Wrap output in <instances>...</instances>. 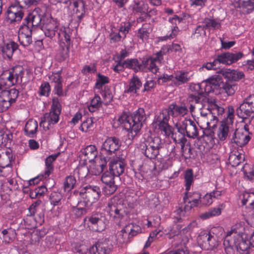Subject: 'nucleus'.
Listing matches in <instances>:
<instances>
[{
	"label": "nucleus",
	"mask_w": 254,
	"mask_h": 254,
	"mask_svg": "<svg viewBox=\"0 0 254 254\" xmlns=\"http://www.w3.org/2000/svg\"><path fill=\"white\" fill-rule=\"evenodd\" d=\"M41 29L46 37L51 39L57 37L59 41H63V38L70 34L69 28H60L57 21L49 16L44 19Z\"/></svg>",
	"instance_id": "obj_1"
},
{
	"label": "nucleus",
	"mask_w": 254,
	"mask_h": 254,
	"mask_svg": "<svg viewBox=\"0 0 254 254\" xmlns=\"http://www.w3.org/2000/svg\"><path fill=\"white\" fill-rule=\"evenodd\" d=\"M146 115L144 109L139 108L130 116L126 114L120 116L118 122L123 125L124 128H130L133 127L134 129L140 130L146 120Z\"/></svg>",
	"instance_id": "obj_2"
},
{
	"label": "nucleus",
	"mask_w": 254,
	"mask_h": 254,
	"mask_svg": "<svg viewBox=\"0 0 254 254\" xmlns=\"http://www.w3.org/2000/svg\"><path fill=\"white\" fill-rule=\"evenodd\" d=\"M202 82H204L202 88V92L207 97H208V93L214 92L215 90L218 88L223 89L229 96L233 95L237 90V87L235 85L229 83H220L216 78L213 77L209 78Z\"/></svg>",
	"instance_id": "obj_3"
},
{
	"label": "nucleus",
	"mask_w": 254,
	"mask_h": 254,
	"mask_svg": "<svg viewBox=\"0 0 254 254\" xmlns=\"http://www.w3.org/2000/svg\"><path fill=\"white\" fill-rule=\"evenodd\" d=\"M41 12L39 8H35L32 12L28 13L21 25L28 27L29 29L32 31L35 30L38 27L41 29L44 19L48 16L45 13Z\"/></svg>",
	"instance_id": "obj_4"
},
{
	"label": "nucleus",
	"mask_w": 254,
	"mask_h": 254,
	"mask_svg": "<svg viewBox=\"0 0 254 254\" xmlns=\"http://www.w3.org/2000/svg\"><path fill=\"white\" fill-rule=\"evenodd\" d=\"M236 113L239 118L243 120L248 119L254 113V94L250 95L244 100L243 102L236 109Z\"/></svg>",
	"instance_id": "obj_5"
},
{
	"label": "nucleus",
	"mask_w": 254,
	"mask_h": 254,
	"mask_svg": "<svg viewBox=\"0 0 254 254\" xmlns=\"http://www.w3.org/2000/svg\"><path fill=\"white\" fill-rule=\"evenodd\" d=\"M19 91L12 88L9 91H3L0 94V112L6 111L11 105L15 103Z\"/></svg>",
	"instance_id": "obj_6"
},
{
	"label": "nucleus",
	"mask_w": 254,
	"mask_h": 254,
	"mask_svg": "<svg viewBox=\"0 0 254 254\" xmlns=\"http://www.w3.org/2000/svg\"><path fill=\"white\" fill-rule=\"evenodd\" d=\"M100 192L99 187L87 186L81 190L79 196L83 200H86V202H89V205H91L99 199Z\"/></svg>",
	"instance_id": "obj_7"
},
{
	"label": "nucleus",
	"mask_w": 254,
	"mask_h": 254,
	"mask_svg": "<svg viewBox=\"0 0 254 254\" xmlns=\"http://www.w3.org/2000/svg\"><path fill=\"white\" fill-rule=\"evenodd\" d=\"M103 173L101 181L105 184V191L107 194H112L117 189V185L115 184L116 176L109 170H107Z\"/></svg>",
	"instance_id": "obj_8"
},
{
	"label": "nucleus",
	"mask_w": 254,
	"mask_h": 254,
	"mask_svg": "<svg viewBox=\"0 0 254 254\" xmlns=\"http://www.w3.org/2000/svg\"><path fill=\"white\" fill-rule=\"evenodd\" d=\"M121 144L122 143L119 138L115 136L108 137L104 142L101 151L103 154L112 155L120 149Z\"/></svg>",
	"instance_id": "obj_9"
},
{
	"label": "nucleus",
	"mask_w": 254,
	"mask_h": 254,
	"mask_svg": "<svg viewBox=\"0 0 254 254\" xmlns=\"http://www.w3.org/2000/svg\"><path fill=\"white\" fill-rule=\"evenodd\" d=\"M8 76L6 77L8 86L20 84L22 82V78L24 74L23 68L21 66H15L7 72Z\"/></svg>",
	"instance_id": "obj_10"
},
{
	"label": "nucleus",
	"mask_w": 254,
	"mask_h": 254,
	"mask_svg": "<svg viewBox=\"0 0 254 254\" xmlns=\"http://www.w3.org/2000/svg\"><path fill=\"white\" fill-rule=\"evenodd\" d=\"M108 238L99 239L94 245L89 249V252L91 254H109L113 246L109 244Z\"/></svg>",
	"instance_id": "obj_11"
},
{
	"label": "nucleus",
	"mask_w": 254,
	"mask_h": 254,
	"mask_svg": "<svg viewBox=\"0 0 254 254\" xmlns=\"http://www.w3.org/2000/svg\"><path fill=\"white\" fill-rule=\"evenodd\" d=\"M243 56L244 54L241 52L236 53L226 52L218 55L217 58L220 64L230 65L237 62L241 59Z\"/></svg>",
	"instance_id": "obj_12"
},
{
	"label": "nucleus",
	"mask_w": 254,
	"mask_h": 254,
	"mask_svg": "<svg viewBox=\"0 0 254 254\" xmlns=\"http://www.w3.org/2000/svg\"><path fill=\"white\" fill-rule=\"evenodd\" d=\"M57 113L50 111V113H46L40 123V126L43 127L44 129L46 130L52 127V125L57 124L59 120V115Z\"/></svg>",
	"instance_id": "obj_13"
},
{
	"label": "nucleus",
	"mask_w": 254,
	"mask_h": 254,
	"mask_svg": "<svg viewBox=\"0 0 254 254\" xmlns=\"http://www.w3.org/2000/svg\"><path fill=\"white\" fill-rule=\"evenodd\" d=\"M211 98H208L205 94L201 91L198 94H190L189 95L188 100L189 103L199 105L200 108L207 109Z\"/></svg>",
	"instance_id": "obj_14"
},
{
	"label": "nucleus",
	"mask_w": 254,
	"mask_h": 254,
	"mask_svg": "<svg viewBox=\"0 0 254 254\" xmlns=\"http://www.w3.org/2000/svg\"><path fill=\"white\" fill-rule=\"evenodd\" d=\"M169 119L168 115L162 113L156 119L155 121L159 129L168 136L171 135L173 130V128L168 124Z\"/></svg>",
	"instance_id": "obj_15"
},
{
	"label": "nucleus",
	"mask_w": 254,
	"mask_h": 254,
	"mask_svg": "<svg viewBox=\"0 0 254 254\" xmlns=\"http://www.w3.org/2000/svg\"><path fill=\"white\" fill-rule=\"evenodd\" d=\"M188 107L185 103H182L180 105H177L176 103H172L169 105L167 114L169 117L170 116L173 117H183L188 114Z\"/></svg>",
	"instance_id": "obj_16"
},
{
	"label": "nucleus",
	"mask_w": 254,
	"mask_h": 254,
	"mask_svg": "<svg viewBox=\"0 0 254 254\" xmlns=\"http://www.w3.org/2000/svg\"><path fill=\"white\" fill-rule=\"evenodd\" d=\"M221 73L225 78L227 79L225 83H229L237 86L233 83V81H238L245 77L244 73L242 71H238L235 69H225L221 70ZM237 87V86H236Z\"/></svg>",
	"instance_id": "obj_17"
},
{
	"label": "nucleus",
	"mask_w": 254,
	"mask_h": 254,
	"mask_svg": "<svg viewBox=\"0 0 254 254\" xmlns=\"http://www.w3.org/2000/svg\"><path fill=\"white\" fill-rule=\"evenodd\" d=\"M32 30L29 29L28 27L22 25L19 28L18 40L21 45L24 47L29 46L32 43Z\"/></svg>",
	"instance_id": "obj_18"
},
{
	"label": "nucleus",
	"mask_w": 254,
	"mask_h": 254,
	"mask_svg": "<svg viewBox=\"0 0 254 254\" xmlns=\"http://www.w3.org/2000/svg\"><path fill=\"white\" fill-rule=\"evenodd\" d=\"M60 42L59 58L60 61H65L69 57V47L71 43L70 36L68 35L63 38Z\"/></svg>",
	"instance_id": "obj_19"
},
{
	"label": "nucleus",
	"mask_w": 254,
	"mask_h": 254,
	"mask_svg": "<svg viewBox=\"0 0 254 254\" xmlns=\"http://www.w3.org/2000/svg\"><path fill=\"white\" fill-rule=\"evenodd\" d=\"M234 131L233 124L226 122H222L219 126L217 134L221 141L225 140L228 137L231 136V133Z\"/></svg>",
	"instance_id": "obj_20"
},
{
	"label": "nucleus",
	"mask_w": 254,
	"mask_h": 254,
	"mask_svg": "<svg viewBox=\"0 0 254 254\" xmlns=\"http://www.w3.org/2000/svg\"><path fill=\"white\" fill-rule=\"evenodd\" d=\"M207 109L210 112L211 116L213 117V121L215 122V123H217L218 119L215 116H213V115L217 113L218 115H222L225 111V109L223 107L219 106L216 104L215 99L213 98H211L210 100V103L207 107ZM207 127H211L210 124L209 122L207 123ZM215 127L216 125L214 124L212 126V127L213 128Z\"/></svg>",
	"instance_id": "obj_21"
},
{
	"label": "nucleus",
	"mask_w": 254,
	"mask_h": 254,
	"mask_svg": "<svg viewBox=\"0 0 254 254\" xmlns=\"http://www.w3.org/2000/svg\"><path fill=\"white\" fill-rule=\"evenodd\" d=\"M253 244L252 241L244 240L242 238L239 237L235 240V247L240 254H250L253 251Z\"/></svg>",
	"instance_id": "obj_22"
},
{
	"label": "nucleus",
	"mask_w": 254,
	"mask_h": 254,
	"mask_svg": "<svg viewBox=\"0 0 254 254\" xmlns=\"http://www.w3.org/2000/svg\"><path fill=\"white\" fill-rule=\"evenodd\" d=\"M108 208L110 215L113 217L116 214L124 208L123 199L119 196L112 198L108 202Z\"/></svg>",
	"instance_id": "obj_23"
},
{
	"label": "nucleus",
	"mask_w": 254,
	"mask_h": 254,
	"mask_svg": "<svg viewBox=\"0 0 254 254\" xmlns=\"http://www.w3.org/2000/svg\"><path fill=\"white\" fill-rule=\"evenodd\" d=\"M90 224L89 226L96 231H102L105 229L104 217L101 213L92 214L88 219Z\"/></svg>",
	"instance_id": "obj_24"
},
{
	"label": "nucleus",
	"mask_w": 254,
	"mask_h": 254,
	"mask_svg": "<svg viewBox=\"0 0 254 254\" xmlns=\"http://www.w3.org/2000/svg\"><path fill=\"white\" fill-rule=\"evenodd\" d=\"M7 18L12 22L20 21L24 15V13L17 5L11 4L7 10Z\"/></svg>",
	"instance_id": "obj_25"
},
{
	"label": "nucleus",
	"mask_w": 254,
	"mask_h": 254,
	"mask_svg": "<svg viewBox=\"0 0 254 254\" xmlns=\"http://www.w3.org/2000/svg\"><path fill=\"white\" fill-rule=\"evenodd\" d=\"M125 163L121 160L114 159L109 165V170L118 178L125 171Z\"/></svg>",
	"instance_id": "obj_26"
},
{
	"label": "nucleus",
	"mask_w": 254,
	"mask_h": 254,
	"mask_svg": "<svg viewBox=\"0 0 254 254\" xmlns=\"http://www.w3.org/2000/svg\"><path fill=\"white\" fill-rule=\"evenodd\" d=\"M59 1L68 5H71L72 3L74 8H76V13H80L77 16L79 20L80 21L82 19L85 14V4L82 0H60Z\"/></svg>",
	"instance_id": "obj_27"
},
{
	"label": "nucleus",
	"mask_w": 254,
	"mask_h": 254,
	"mask_svg": "<svg viewBox=\"0 0 254 254\" xmlns=\"http://www.w3.org/2000/svg\"><path fill=\"white\" fill-rule=\"evenodd\" d=\"M184 125L186 135L190 138H195L198 136V131L194 121L191 119L185 120Z\"/></svg>",
	"instance_id": "obj_28"
},
{
	"label": "nucleus",
	"mask_w": 254,
	"mask_h": 254,
	"mask_svg": "<svg viewBox=\"0 0 254 254\" xmlns=\"http://www.w3.org/2000/svg\"><path fill=\"white\" fill-rule=\"evenodd\" d=\"M198 240L201 241L203 245L207 246V249H212L216 245L215 238L210 233H201L198 237Z\"/></svg>",
	"instance_id": "obj_29"
},
{
	"label": "nucleus",
	"mask_w": 254,
	"mask_h": 254,
	"mask_svg": "<svg viewBox=\"0 0 254 254\" xmlns=\"http://www.w3.org/2000/svg\"><path fill=\"white\" fill-rule=\"evenodd\" d=\"M139 148L141 153L150 159H156L159 154L160 152L159 151L156 150L142 141L140 142Z\"/></svg>",
	"instance_id": "obj_30"
},
{
	"label": "nucleus",
	"mask_w": 254,
	"mask_h": 254,
	"mask_svg": "<svg viewBox=\"0 0 254 254\" xmlns=\"http://www.w3.org/2000/svg\"><path fill=\"white\" fill-rule=\"evenodd\" d=\"M190 77L189 72L187 71H178L174 75L173 83L176 86H179L187 83L190 80Z\"/></svg>",
	"instance_id": "obj_31"
},
{
	"label": "nucleus",
	"mask_w": 254,
	"mask_h": 254,
	"mask_svg": "<svg viewBox=\"0 0 254 254\" xmlns=\"http://www.w3.org/2000/svg\"><path fill=\"white\" fill-rule=\"evenodd\" d=\"M18 45L13 41H11L8 43L3 44L1 47V51L3 56H6L8 59H10L12 58L14 52L18 49Z\"/></svg>",
	"instance_id": "obj_32"
},
{
	"label": "nucleus",
	"mask_w": 254,
	"mask_h": 254,
	"mask_svg": "<svg viewBox=\"0 0 254 254\" xmlns=\"http://www.w3.org/2000/svg\"><path fill=\"white\" fill-rule=\"evenodd\" d=\"M142 86V83L137 75H133L127 87L126 93H136Z\"/></svg>",
	"instance_id": "obj_33"
},
{
	"label": "nucleus",
	"mask_w": 254,
	"mask_h": 254,
	"mask_svg": "<svg viewBox=\"0 0 254 254\" xmlns=\"http://www.w3.org/2000/svg\"><path fill=\"white\" fill-rule=\"evenodd\" d=\"M60 153L49 156L45 159L46 169L44 172L45 178L48 177L54 170L53 163L56 160Z\"/></svg>",
	"instance_id": "obj_34"
},
{
	"label": "nucleus",
	"mask_w": 254,
	"mask_h": 254,
	"mask_svg": "<svg viewBox=\"0 0 254 254\" xmlns=\"http://www.w3.org/2000/svg\"><path fill=\"white\" fill-rule=\"evenodd\" d=\"M38 129V123L35 120H29L24 127L25 134L34 137Z\"/></svg>",
	"instance_id": "obj_35"
},
{
	"label": "nucleus",
	"mask_w": 254,
	"mask_h": 254,
	"mask_svg": "<svg viewBox=\"0 0 254 254\" xmlns=\"http://www.w3.org/2000/svg\"><path fill=\"white\" fill-rule=\"evenodd\" d=\"M154 149L160 152V150L162 148L163 145L161 139L159 137H150L148 136L147 138H144L142 141Z\"/></svg>",
	"instance_id": "obj_36"
},
{
	"label": "nucleus",
	"mask_w": 254,
	"mask_h": 254,
	"mask_svg": "<svg viewBox=\"0 0 254 254\" xmlns=\"http://www.w3.org/2000/svg\"><path fill=\"white\" fill-rule=\"evenodd\" d=\"M108 159L106 157H101L100 160L95 167L93 168L92 174L94 175H99L102 172H103L107 169V163Z\"/></svg>",
	"instance_id": "obj_37"
},
{
	"label": "nucleus",
	"mask_w": 254,
	"mask_h": 254,
	"mask_svg": "<svg viewBox=\"0 0 254 254\" xmlns=\"http://www.w3.org/2000/svg\"><path fill=\"white\" fill-rule=\"evenodd\" d=\"M193 195H196V197L191 198L190 193L186 192L184 197V201L185 203H188L194 207L197 206L199 203H200L201 194L198 192H194L193 193Z\"/></svg>",
	"instance_id": "obj_38"
},
{
	"label": "nucleus",
	"mask_w": 254,
	"mask_h": 254,
	"mask_svg": "<svg viewBox=\"0 0 254 254\" xmlns=\"http://www.w3.org/2000/svg\"><path fill=\"white\" fill-rule=\"evenodd\" d=\"M82 153L87 157L89 162L93 160L97 155V149L94 145H90L81 150Z\"/></svg>",
	"instance_id": "obj_39"
},
{
	"label": "nucleus",
	"mask_w": 254,
	"mask_h": 254,
	"mask_svg": "<svg viewBox=\"0 0 254 254\" xmlns=\"http://www.w3.org/2000/svg\"><path fill=\"white\" fill-rule=\"evenodd\" d=\"M235 240H233L228 235L226 236L223 242V245L225 248V251L227 254H235Z\"/></svg>",
	"instance_id": "obj_40"
},
{
	"label": "nucleus",
	"mask_w": 254,
	"mask_h": 254,
	"mask_svg": "<svg viewBox=\"0 0 254 254\" xmlns=\"http://www.w3.org/2000/svg\"><path fill=\"white\" fill-rule=\"evenodd\" d=\"M223 205L218 207L210 208L208 211L202 214L200 217L202 219H206L211 217L218 216L221 214Z\"/></svg>",
	"instance_id": "obj_41"
},
{
	"label": "nucleus",
	"mask_w": 254,
	"mask_h": 254,
	"mask_svg": "<svg viewBox=\"0 0 254 254\" xmlns=\"http://www.w3.org/2000/svg\"><path fill=\"white\" fill-rule=\"evenodd\" d=\"M3 160L8 162L7 164H4L2 162H0V176H7L8 174L11 172V160L9 156H5Z\"/></svg>",
	"instance_id": "obj_42"
},
{
	"label": "nucleus",
	"mask_w": 254,
	"mask_h": 254,
	"mask_svg": "<svg viewBox=\"0 0 254 254\" xmlns=\"http://www.w3.org/2000/svg\"><path fill=\"white\" fill-rule=\"evenodd\" d=\"M76 180L73 176L69 175L64 179V188L65 191H69L72 190L76 186Z\"/></svg>",
	"instance_id": "obj_43"
},
{
	"label": "nucleus",
	"mask_w": 254,
	"mask_h": 254,
	"mask_svg": "<svg viewBox=\"0 0 254 254\" xmlns=\"http://www.w3.org/2000/svg\"><path fill=\"white\" fill-rule=\"evenodd\" d=\"M41 0H15V4L20 9L27 8L32 5H36Z\"/></svg>",
	"instance_id": "obj_44"
},
{
	"label": "nucleus",
	"mask_w": 254,
	"mask_h": 254,
	"mask_svg": "<svg viewBox=\"0 0 254 254\" xmlns=\"http://www.w3.org/2000/svg\"><path fill=\"white\" fill-rule=\"evenodd\" d=\"M133 11L140 13H145L148 8L147 4L142 0L134 1V4L131 6Z\"/></svg>",
	"instance_id": "obj_45"
},
{
	"label": "nucleus",
	"mask_w": 254,
	"mask_h": 254,
	"mask_svg": "<svg viewBox=\"0 0 254 254\" xmlns=\"http://www.w3.org/2000/svg\"><path fill=\"white\" fill-rule=\"evenodd\" d=\"M94 118H87L82 122L79 127V129L83 132H87L88 130H92L94 127Z\"/></svg>",
	"instance_id": "obj_46"
},
{
	"label": "nucleus",
	"mask_w": 254,
	"mask_h": 254,
	"mask_svg": "<svg viewBox=\"0 0 254 254\" xmlns=\"http://www.w3.org/2000/svg\"><path fill=\"white\" fill-rule=\"evenodd\" d=\"M242 203L243 205L248 204L252 208L254 209V193H244L243 198L242 200Z\"/></svg>",
	"instance_id": "obj_47"
},
{
	"label": "nucleus",
	"mask_w": 254,
	"mask_h": 254,
	"mask_svg": "<svg viewBox=\"0 0 254 254\" xmlns=\"http://www.w3.org/2000/svg\"><path fill=\"white\" fill-rule=\"evenodd\" d=\"M243 137V133L238 131L237 129H234V131L231 133L230 139L231 143H234L238 146H242V138Z\"/></svg>",
	"instance_id": "obj_48"
},
{
	"label": "nucleus",
	"mask_w": 254,
	"mask_h": 254,
	"mask_svg": "<svg viewBox=\"0 0 254 254\" xmlns=\"http://www.w3.org/2000/svg\"><path fill=\"white\" fill-rule=\"evenodd\" d=\"M192 205L190 204H186L184 207L183 208L182 207H179L177 208L175 211L174 213H175L177 215H178L180 218H177L178 221H180L182 220V217L185 216L186 215H188L189 211L193 207Z\"/></svg>",
	"instance_id": "obj_49"
},
{
	"label": "nucleus",
	"mask_w": 254,
	"mask_h": 254,
	"mask_svg": "<svg viewBox=\"0 0 254 254\" xmlns=\"http://www.w3.org/2000/svg\"><path fill=\"white\" fill-rule=\"evenodd\" d=\"M124 64H126V67L132 69L135 72H137L139 70V62L136 59H127L124 61Z\"/></svg>",
	"instance_id": "obj_50"
},
{
	"label": "nucleus",
	"mask_w": 254,
	"mask_h": 254,
	"mask_svg": "<svg viewBox=\"0 0 254 254\" xmlns=\"http://www.w3.org/2000/svg\"><path fill=\"white\" fill-rule=\"evenodd\" d=\"M186 182V190L188 191L190 188V186L193 181V175L191 169H189L186 171L185 174Z\"/></svg>",
	"instance_id": "obj_51"
},
{
	"label": "nucleus",
	"mask_w": 254,
	"mask_h": 254,
	"mask_svg": "<svg viewBox=\"0 0 254 254\" xmlns=\"http://www.w3.org/2000/svg\"><path fill=\"white\" fill-rule=\"evenodd\" d=\"M63 197V196L61 193L58 192H53L50 196L51 204L54 206L60 205L61 204V202Z\"/></svg>",
	"instance_id": "obj_52"
},
{
	"label": "nucleus",
	"mask_w": 254,
	"mask_h": 254,
	"mask_svg": "<svg viewBox=\"0 0 254 254\" xmlns=\"http://www.w3.org/2000/svg\"><path fill=\"white\" fill-rule=\"evenodd\" d=\"M148 26L147 24H143L142 27L138 30V37L142 40L148 38L151 31L150 28L147 27Z\"/></svg>",
	"instance_id": "obj_53"
},
{
	"label": "nucleus",
	"mask_w": 254,
	"mask_h": 254,
	"mask_svg": "<svg viewBox=\"0 0 254 254\" xmlns=\"http://www.w3.org/2000/svg\"><path fill=\"white\" fill-rule=\"evenodd\" d=\"M97 78L95 83V87L98 89H101L103 85L109 82V78L100 73H98Z\"/></svg>",
	"instance_id": "obj_54"
},
{
	"label": "nucleus",
	"mask_w": 254,
	"mask_h": 254,
	"mask_svg": "<svg viewBox=\"0 0 254 254\" xmlns=\"http://www.w3.org/2000/svg\"><path fill=\"white\" fill-rule=\"evenodd\" d=\"M203 24L204 28L213 29H218L220 27V23L216 21L215 19H211L209 18L205 19L203 22Z\"/></svg>",
	"instance_id": "obj_55"
},
{
	"label": "nucleus",
	"mask_w": 254,
	"mask_h": 254,
	"mask_svg": "<svg viewBox=\"0 0 254 254\" xmlns=\"http://www.w3.org/2000/svg\"><path fill=\"white\" fill-rule=\"evenodd\" d=\"M127 228H130V232L128 233L129 238L134 237L136 236L137 234L141 233V228L138 225L130 224L127 226Z\"/></svg>",
	"instance_id": "obj_56"
},
{
	"label": "nucleus",
	"mask_w": 254,
	"mask_h": 254,
	"mask_svg": "<svg viewBox=\"0 0 254 254\" xmlns=\"http://www.w3.org/2000/svg\"><path fill=\"white\" fill-rule=\"evenodd\" d=\"M2 136H3L2 137V145L1 146L10 147L12 139V134L9 131H8L7 132L3 131Z\"/></svg>",
	"instance_id": "obj_57"
},
{
	"label": "nucleus",
	"mask_w": 254,
	"mask_h": 254,
	"mask_svg": "<svg viewBox=\"0 0 254 254\" xmlns=\"http://www.w3.org/2000/svg\"><path fill=\"white\" fill-rule=\"evenodd\" d=\"M62 110V106L57 97H54L52 99V105L51 106V112L61 114Z\"/></svg>",
	"instance_id": "obj_58"
},
{
	"label": "nucleus",
	"mask_w": 254,
	"mask_h": 254,
	"mask_svg": "<svg viewBox=\"0 0 254 254\" xmlns=\"http://www.w3.org/2000/svg\"><path fill=\"white\" fill-rule=\"evenodd\" d=\"M132 25L130 23H124V25H121L119 28V32L123 35V38L125 39L126 37L127 34L128 33L129 31L131 29Z\"/></svg>",
	"instance_id": "obj_59"
},
{
	"label": "nucleus",
	"mask_w": 254,
	"mask_h": 254,
	"mask_svg": "<svg viewBox=\"0 0 254 254\" xmlns=\"http://www.w3.org/2000/svg\"><path fill=\"white\" fill-rule=\"evenodd\" d=\"M51 91L50 84L45 82L42 83L40 88V94L42 96H48Z\"/></svg>",
	"instance_id": "obj_60"
},
{
	"label": "nucleus",
	"mask_w": 254,
	"mask_h": 254,
	"mask_svg": "<svg viewBox=\"0 0 254 254\" xmlns=\"http://www.w3.org/2000/svg\"><path fill=\"white\" fill-rule=\"evenodd\" d=\"M242 6L249 7L247 9V13H250L254 10V0H242L241 2Z\"/></svg>",
	"instance_id": "obj_61"
},
{
	"label": "nucleus",
	"mask_w": 254,
	"mask_h": 254,
	"mask_svg": "<svg viewBox=\"0 0 254 254\" xmlns=\"http://www.w3.org/2000/svg\"><path fill=\"white\" fill-rule=\"evenodd\" d=\"M235 109L232 106H229L227 110V117L224 122L233 124L234 117Z\"/></svg>",
	"instance_id": "obj_62"
},
{
	"label": "nucleus",
	"mask_w": 254,
	"mask_h": 254,
	"mask_svg": "<svg viewBox=\"0 0 254 254\" xmlns=\"http://www.w3.org/2000/svg\"><path fill=\"white\" fill-rule=\"evenodd\" d=\"M220 64L218 58L217 57L212 62L207 63L204 64L202 67H205L207 69H215L219 66Z\"/></svg>",
	"instance_id": "obj_63"
},
{
	"label": "nucleus",
	"mask_w": 254,
	"mask_h": 254,
	"mask_svg": "<svg viewBox=\"0 0 254 254\" xmlns=\"http://www.w3.org/2000/svg\"><path fill=\"white\" fill-rule=\"evenodd\" d=\"M71 211L78 217H81L87 213V209H82L75 205L71 206Z\"/></svg>",
	"instance_id": "obj_64"
}]
</instances>
